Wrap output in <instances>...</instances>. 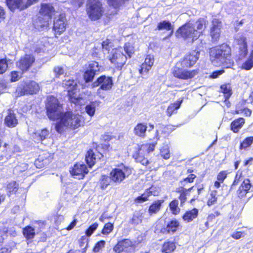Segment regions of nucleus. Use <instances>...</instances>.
<instances>
[{"instance_id": "f257e3e1", "label": "nucleus", "mask_w": 253, "mask_h": 253, "mask_svg": "<svg viewBox=\"0 0 253 253\" xmlns=\"http://www.w3.org/2000/svg\"><path fill=\"white\" fill-rule=\"evenodd\" d=\"M46 109L47 116L53 121L59 120L55 126L56 131L61 133L66 128L75 129L81 126L83 117L72 112H63L62 105L58 100L53 96L47 97Z\"/></svg>"}, {"instance_id": "f03ea898", "label": "nucleus", "mask_w": 253, "mask_h": 253, "mask_svg": "<svg viewBox=\"0 0 253 253\" xmlns=\"http://www.w3.org/2000/svg\"><path fill=\"white\" fill-rule=\"evenodd\" d=\"M210 59L213 65L218 66L231 65V49L226 44L213 47L210 51Z\"/></svg>"}, {"instance_id": "7ed1b4c3", "label": "nucleus", "mask_w": 253, "mask_h": 253, "mask_svg": "<svg viewBox=\"0 0 253 253\" xmlns=\"http://www.w3.org/2000/svg\"><path fill=\"white\" fill-rule=\"evenodd\" d=\"M113 85L112 78L110 77L101 76L96 81L92 84V87L99 86L97 89V94L102 98H104L103 91H108L111 89Z\"/></svg>"}, {"instance_id": "20e7f679", "label": "nucleus", "mask_w": 253, "mask_h": 253, "mask_svg": "<svg viewBox=\"0 0 253 253\" xmlns=\"http://www.w3.org/2000/svg\"><path fill=\"white\" fill-rule=\"evenodd\" d=\"M40 89L39 84L34 81L20 82L16 90L17 94L22 96L36 94Z\"/></svg>"}, {"instance_id": "39448f33", "label": "nucleus", "mask_w": 253, "mask_h": 253, "mask_svg": "<svg viewBox=\"0 0 253 253\" xmlns=\"http://www.w3.org/2000/svg\"><path fill=\"white\" fill-rule=\"evenodd\" d=\"M200 31L196 30L192 23L189 22L180 27L176 32L177 37H182L184 39H192V42L197 40L200 35Z\"/></svg>"}, {"instance_id": "423d86ee", "label": "nucleus", "mask_w": 253, "mask_h": 253, "mask_svg": "<svg viewBox=\"0 0 253 253\" xmlns=\"http://www.w3.org/2000/svg\"><path fill=\"white\" fill-rule=\"evenodd\" d=\"M86 11L89 17L92 20L99 19L104 12L101 2L98 0H89Z\"/></svg>"}, {"instance_id": "0eeeda50", "label": "nucleus", "mask_w": 253, "mask_h": 253, "mask_svg": "<svg viewBox=\"0 0 253 253\" xmlns=\"http://www.w3.org/2000/svg\"><path fill=\"white\" fill-rule=\"evenodd\" d=\"M131 169L124 165L115 168L111 171L110 176L113 181L117 183H120L131 173Z\"/></svg>"}, {"instance_id": "6e6552de", "label": "nucleus", "mask_w": 253, "mask_h": 253, "mask_svg": "<svg viewBox=\"0 0 253 253\" xmlns=\"http://www.w3.org/2000/svg\"><path fill=\"white\" fill-rule=\"evenodd\" d=\"M63 85L68 90L70 101L76 104H80L82 98L80 97L77 93L76 82L73 80H64L63 82Z\"/></svg>"}, {"instance_id": "1a4fd4ad", "label": "nucleus", "mask_w": 253, "mask_h": 253, "mask_svg": "<svg viewBox=\"0 0 253 253\" xmlns=\"http://www.w3.org/2000/svg\"><path fill=\"white\" fill-rule=\"evenodd\" d=\"M126 59L127 57L123 53L121 48L113 49L111 54L109 56V60L119 69H121L125 64Z\"/></svg>"}, {"instance_id": "9d476101", "label": "nucleus", "mask_w": 253, "mask_h": 253, "mask_svg": "<svg viewBox=\"0 0 253 253\" xmlns=\"http://www.w3.org/2000/svg\"><path fill=\"white\" fill-rule=\"evenodd\" d=\"M135 248L134 243L126 239L119 241L113 248L116 253H131Z\"/></svg>"}, {"instance_id": "9b49d317", "label": "nucleus", "mask_w": 253, "mask_h": 253, "mask_svg": "<svg viewBox=\"0 0 253 253\" xmlns=\"http://www.w3.org/2000/svg\"><path fill=\"white\" fill-rule=\"evenodd\" d=\"M38 0H27L26 3L23 0H6L7 4L11 9L13 10L15 8H18L20 10H23L28 6H30Z\"/></svg>"}, {"instance_id": "f8f14e48", "label": "nucleus", "mask_w": 253, "mask_h": 253, "mask_svg": "<svg viewBox=\"0 0 253 253\" xmlns=\"http://www.w3.org/2000/svg\"><path fill=\"white\" fill-rule=\"evenodd\" d=\"M44 225V221H36L34 223V227H32L31 226H27L23 229V235L27 239H32L34 238L35 235V231L39 230V228H42Z\"/></svg>"}, {"instance_id": "ddd939ff", "label": "nucleus", "mask_w": 253, "mask_h": 253, "mask_svg": "<svg viewBox=\"0 0 253 253\" xmlns=\"http://www.w3.org/2000/svg\"><path fill=\"white\" fill-rule=\"evenodd\" d=\"M99 64L95 61L91 62L89 64L87 70L84 73V77L86 82H91L94 76L99 71Z\"/></svg>"}, {"instance_id": "4468645a", "label": "nucleus", "mask_w": 253, "mask_h": 253, "mask_svg": "<svg viewBox=\"0 0 253 253\" xmlns=\"http://www.w3.org/2000/svg\"><path fill=\"white\" fill-rule=\"evenodd\" d=\"M66 21L65 14L64 13H61L55 18L53 29L56 33L60 34L65 30Z\"/></svg>"}, {"instance_id": "2eb2a0df", "label": "nucleus", "mask_w": 253, "mask_h": 253, "mask_svg": "<svg viewBox=\"0 0 253 253\" xmlns=\"http://www.w3.org/2000/svg\"><path fill=\"white\" fill-rule=\"evenodd\" d=\"M71 174L78 179H83L84 175L88 173V169L85 165L76 164L70 170Z\"/></svg>"}, {"instance_id": "dca6fc26", "label": "nucleus", "mask_w": 253, "mask_h": 253, "mask_svg": "<svg viewBox=\"0 0 253 253\" xmlns=\"http://www.w3.org/2000/svg\"><path fill=\"white\" fill-rule=\"evenodd\" d=\"M197 74V72L195 70L189 71L183 70L177 67H175L173 70V74L175 77L183 80L191 79Z\"/></svg>"}, {"instance_id": "f3484780", "label": "nucleus", "mask_w": 253, "mask_h": 253, "mask_svg": "<svg viewBox=\"0 0 253 253\" xmlns=\"http://www.w3.org/2000/svg\"><path fill=\"white\" fill-rule=\"evenodd\" d=\"M35 58L31 55H26L16 63L17 66L23 72L27 71L32 66Z\"/></svg>"}, {"instance_id": "a211bd4d", "label": "nucleus", "mask_w": 253, "mask_h": 253, "mask_svg": "<svg viewBox=\"0 0 253 253\" xmlns=\"http://www.w3.org/2000/svg\"><path fill=\"white\" fill-rule=\"evenodd\" d=\"M221 27V22L217 19H213L212 21V25L210 30V35L213 42H216L219 40Z\"/></svg>"}, {"instance_id": "6ab92c4d", "label": "nucleus", "mask_w": 253, "mask_h": 253, "mask_svg": "<svg viewBox=\"0 0 253 253\" xmlns=\"http://www.w3.org/2000/svg\"><path fill=\"white\" fill-rule=\"evenodd\" d=\"M199 52L193 51L189 55H187L182 60L181 65L182 67H190L197 62L199 59Z\"/></svg>"}, {"instance_id": "aec40b11", "label": "nucleus", "mask_w": 253, "mask_h": 253, "mask_svg": "<svg viewBox=\"0 0 253 253\" xmlns=\"http://www.w3.org/2000/svg\"><path fill=\"white\" fill-rule=\"evenodd\" d=\"M55 12V9L51 4L44 3L41 5L39 14L51 20Z\"/></svg>"}, {"instance_id": "412c9836", "label": "nucleus", "mask_w": 253, "mask_h": 253, "mask_svg": "<svg viewBox=\"0 0 253 253\" xmlns=\"http://www.w3.org/2000/svg\"><path fill=\"white\" fill-rule=\"evenodd\" d=\"M50 21V20L39 14V15L34 19L33 24L37 29L39 30H44L47 29L48 27Z\"/></svg>"}, {"instance_id": "4be33fe9", "label": "nucleus", "mask_w": 253, "mask_h": 253, "mask_svg": "<svg viewBox=\"0 0 253 253\" xmlns=\"http://www.w3.org/2000/svg\"><path fill=\"white\" fill-rule=\"evenodd\" d=\"M103 155L97 152L95 154L92 150H89L87 151L85 156V161L90 168H91L95 164L97 159H100Z\"/></svg>"}, {"instance_id": "5701e85b", "label": "nucleus", "mask_w": 253, "mask_h": 253, "mask_svg": "<svg viewBox=\"0 0 253 253\" xmlns=\"http://www.w3.org/2000/svg\"><path fill=\"white\" fill-rule=\"evenodd\" d=\"M237 40L238 44L240 45L239 47L240 53L239 59H241L246 56L248 52L246 38L243 35H241Z\"/></svg>"}, {"instance_id": "b1692460", "label": "nucleus", "mask_w": 253, "mask_h": 253, "mask_svg": "<svg viewBox=\"0 0 253 253\" xmlns=\"http://www.w3.org/2000/svg\"><path fill=\"white\" fill-rule=\"evenodd\" d=\"M4 124L9 127H15L18 124V120L12 110H8V114L4 119Z\"/></svg>"}, {"instance_id": "393cba45", "label": "nucleus", "mask_w": 253, "mask_h": 253, "mask_svg": "<svg viewBox=\"0 0 253 253\" xmlns=\"http://www.w3.org/2000/svg\"><path fill=\"white\" fill-rule=\"evenodd\" d=\"M154 58L150 55H147L145 59L144 62L141 65L139 72L141 74L147 73L151 69L154 64Z\"/></svg>"}, {"instance_id": "a878e982", "label": "nucleus", "mask_w": 253, "mask_h": 253, "mask_svg": "<svg viewBox=\"0 0 253 253\" xmlns=\"http://www.w3.org/2000/svg\"><path fill=\"white\" fill-rule=\"evenodd\" d=\"M154 138L156 139L155 142L142 145L139 149V152H140V151H143L146 152L147 153H149L154 151L155 145L157 144V141L159 139V131L158 130L155 132V137Z\"/></svg>"}, {"instance_id": "bb28decb", "label": "nucleus", "mask_w": 253, "mask_h": 253, "mask_svg": "<svg viewBox=\"0 0 253 253\" xmlns=\"http://www.w3.org/2000/svg\"><path fill=\"white\" fill-rule=\"evenodd\" d=\"M251 187V184L249 179H244L237 191L238 196L240 197H243L245 196Z\"/></svg>"}, {"instance_id": "cd10ccee", "label": "nucleus", "mask_w": 253, "mask_h": 253, "mask_svg": "<svg viewBox=\"0 0 253 253\" xmlns=\"http://www.w3.org/2000/svg\"><path fill=\"white\" fill-rule=\"evenodd\" d=\"M147 126L145 123H139L134 128V133L139 137H144Z\"/></svg>"}, {"instance_id": "c85d7f7f", "label": "nucleus", "mask_w": 253, "mask_h": 253, "mask_svg": "<svg viewBox=\"0 0 253 253\" xmlns=\"http://www.w3.org/2000/svg\"><path fill=\"white\" fill-rule=\"evenodd\" d=\"M182 101V99H179L175 102L170 104L168 107L166 111L167 115L170 117L173 114L176 113L177 109L180 108Z\"/></svg>"}, {"instance_id": "c756f323", "label": "nucleus", "mask_w": 253, "mask_h": 253, "mask_svg": "<svg viewBox=\"0 0 253 253\" xmlns=\"http://www.w3.org/2000/svg\"><path fill=\"white\" fill-rule=\"evenodd\" d=\"M245 124V120L243 118H239L234 120L231 124V129L235 133L239 131L244 124Z\"/></svg>"}, {"instance_id": "7c9ffc66", "label": "nucleus", "mask_w": 253, "mask_h": 253, "mask_svg": "<svg viewBox=\"0 0 253 253\" xmlns=\"http://www.w3.org/2000/svg\"><path fill=\"white\" fill-rule=\"evenodd\" d=\"M198 214V210L194 208L192 210L187 211L183 215V220L186 222H189L196 218Z\"/></svg>"}, {"instance_id": "2f4dec72", "label": "nucleus", "mask_w": 253, "mask_h": 253, "mask_svg": "<svg viewBox=\"0 0 253 253\" xmlns=\"http://www.w3.org/2000/svg\"><path fill=\"white\" fill-rule=\"evenodd\" d=\"M156 30L171 31L169 36H170L173 32V28L171 23L168 21H163L158 23Z\"/></svg>"}, {"instance_id": "473e14b6", "label": "nucleus", "mask_w": 253, "mask_h": 253, "mask_svg": "<svg viewBox=\"0 0 253 253\" xmlns=\"http://www.w3.org/2000/svg\"><path fill=\"white\" fill-rule=\"evenodd\" d=\"M114 46L113 42L111 40L106 39L102 42V51L104 54L109 53L111 49H115Z\"/></svg>"}, {"instance_id": "72a5a7b5", "label": "nucleus", "mask_w": 253, "mask_h": 253, "mask_svg": "<svg viewBox=\"0 0 253 253\" xmlns=\"http://www.w3.org/2000/svg\"><path fill=\"white\" fill-rule=\"evenodd\" d=\"M164 200H157L154 202L149 207V213L150 214H155L157 213L160 210Z\"/></svg>"}, {"instance_id": "f704fd0d", "label": "nucleus", "mask_w": 253, "mask_h": 253, "mask_svg": "<svg viewBox=\"0 0 253 253\" xmlns=\"http://www.w3.org/2000/svg\"><path fill=\"white\" fill-rule=\"evenodd\" d=\"M100 102L95 101L91 102L89 104L85 106V111L90 116H93L95 112V108L97 106H99Z\"/></svg>"}, {"instance_id": "c9c22d12", "label": "nucleus", "mask_w": 253, "mask_h": 253, "mask_svg": "<svg viewBox=\"0 0 253 253\" xmlns=\"http://www.w3.org/2000/svg\"><path fill=\"white\" fill-rule=\"evenodd\" d=\"M176 248L175 243L173 242H166L162 247V251L164 253H170Z\"/></svg>"}, {"instance_id": "e433bc0d", "label": "nucleus", "mask_w": 253, "mask_h": 253, "mask_svg": "<svg viewBox=\"0 0 253 253\" xmlns=\"http://www.w3.org/2000/svg\"><path fill=\"white\" fill-rule=\"evenodd\" d=\"M143 216L142 213L139 211H135L130 221V223L137 225L141 223Z\"/></svg>"}, {"instance_id": "4c0bfd02", "label": "nucleus", "mask_w": 253, "mask_h": 253, "mask_svg": "<svg viewBox=\"0 0 253 253\" xmlns=\"http://www.w3.org/2000/svg\"><path fill=\"white\" fill-rule=\"evenodd\" d=\"M253 67V50L248 59L242 64V68L246 70H249Z\"/></svg>"}, {"instance_id": "58836bf2", "label": "nucleus", "mask_w": 253, "mask_h": 253, "mask_svg": "<svg viewBox=\"0 0 253 253\" xmlns=\"http://www.w3.org/2000/svg\"><path fill=\"white\" fill-rule=\"evenodd\" d=\"M179 225V223L178 221L176 220H172L169 223L167 226L166 230L169 233L170 232L174 233L176 230Z\"/></svg>"}, {"instance_id": "ea45409f", "label": "nucleus", "mask_w": 253, "mask_h": 253, "mask_svg": "<svg viewBox=\"0 0 253 253\" xmlns=\"http://www.w3.org/2000/svg\"><path fill=\"white\" fill-rule=\"evenodd\" d=\"M18 185L15 181L9 182L7 186V192L9 196L15 194L18 190Z\"/></svg>"}, {"instance_id": "a19ab883", "label": "nucleus", "mask_w": 253, "mask_h": 253, "mask_svg": "<svg viewBox=\"0 0 253 253\" xmlns=\"http://www.w3.org/2000/svg\"><path fill=\"white\" fill-rule=\"evenodd\" d=\"M111 180L110 176L109 177L105 175H102L99 182L101 188L102 190L105 189L110 184Z\"/></svg>"}, {"instance_id": "79ce46f5", "label": "nucleus", "mask_w": 253, "mask_h": 253, "mask_svg": "<svg viewBox=\"0 0 253 253\" xmlns=\"http://www.w3.org/2000/svg\"><path fill=\"white\" fill-rule=\"evenodd\" d=\"M253 143V136L248 137L246 138L241 143L239 147L240 150H246Z\"/></svg>"}, {"instance_id": "37998d69", "label": "nucleus", "mask_w": 253, "mask_h": 253, "mask_svg": "<svg viewBox=\"0 0 253 253\" xmlns=\"http://www.w3.org/2000/svg\"><path fill=\"white\" fill-rule=\"evenodd\" d=\"M208 24V21L205 18H200L195 24L194 27H196L198 30H202L204 29L206 25Z\"/></svg>"}, {"instance_id": "c03bdc74", "label": "nucleus", "mask_w": 253, "mask_h": 253, "mask_svg": "<svg viewBox=\"0 0 253 253\" xmlns=\"http://www.w3.org/2000/svg\"><path fill=\"white\" fill-rule=\"evenodd\" d=\"M178 201L174 200L169 204V208L173 214H177L180 211V209L178 207Z\"/></svg>"}, {"instance_id": "a18cd8bd", "label": "nucleus", "mask_w": 253, "mask_h": 253, "mask_svg": "<svg viewBox=\"0 0 253 253\" xmlns=\"http://www.w3.org/2000/svg\"><path fill=\"white\" fill-rule=\"evenodd\" d=\"M48 160L46 159L44 160L42 157H40L35 162V165L37 168L41 169L48 163Z\"/></svg>"}, {"instance_id": "49530a36", "label": "nucleus", "mask_w": 253, "mask_h": 253, "mask_svg": "<svg viewBox=\"0 0 253 253\" xmlns=\"http://www.w3.org/2000/svg\"><path fill=\"white\" fill-rule=\"evenodd\" d=\"M221 91L225 94L226 98L229 97L231 94V89L229 84H222L220 86Z\"/></svg>"}, {"instance_id": "de8ad7c7", "label": "nucleus", "mask_w": 253, "mask_h": 253, "mask_svg": "<svg viewBox=\"0 0 253 253\" xmlns=\"http://www.w3.org/2000/svg\"><path fill=\"white\" fill-rule=\"evenodd\" d=\"M124 50L129 58L131 57V55L134 53L133 46L129 42L126 43L125 44Z\"/></svg>"}, {"instance_id": "09e8293b", "label": "nucleus", "mask_w": 253, "mask_h": 253, "mask_svg": "<svg viewBox=\"0 0 253 253\" xmlns=\"http://www.w3.org/2000/svg\"><path fill=\"white\" fill-rule=\"evenodd\" d=\"M7 60L6 58L0 59V74L5 72L8 68Z\"/></svg>"}, {"instance_id": "8fccbe9b", "label": "nucleus", "mask_w": 253, "mask_h": 253, "mask_svg": "<svg viewBox=\"0 0 253 253\" xmlns=\"http://www.w3.org/2000/svg\"><path fill=\"white\" fill-rule=\"evenodd\" d=\"M161 155L165 159H169L170 157V153L169 146L166 145L161 149Z\"/></svg>"}, {"instance_id": "3c124183", "label": "nucleus", "mask_w": 253, "mask_h": 253, "mask_svg": "<svg viewBox=\"0 0 253 253\" xmlns=\"http://www.w3.org/2000/svg\"><path fill=\"white\" fill-rule=\"evenodd\" d=\"M145 191L149 196H157L159 194L160 189L157 186H152L149 188L147 189Z\"/></svg>"}, {"instance_id": "603ef678", "label": "nucleus", "mask_w": 253, "mask_h": 253, "mask_svg": "<svg viewBox=\"0 0 253 253\" xmlns=\"http://www.w3.org/2000/svg\"><path fill=\"white\" fill-rule=\"evenodd\" d=\"M125 0H108V3L109 5L113 6L115 8H117L124 3Z\"/></svg>"}, {"instance_id": "864d4df0", "label": "nucleus", "mask_w": 253, "mask_h": 253, "mask_svg": "<svg viewBox=\"0 0 253 253\" xmlns=\"http://www.w3.org/2000/svg\"><path fill=\"white\" fill-rule=\"evenodd\" d=\"M114 226L111 223H107L105 224L103 229L102 230V233L104 235L109 234L113 229Z\"/></svg>"}, {"instance_id": "5fc2aeb1", "label": "nucleus", "mask_w": 253, "mask_h": 253, "mask_svg": "<svg viewBox=\"0 0 253 253\" xmlns=\"http://www.w3.org/2000/svg\"><path fill=\"white\" fill-rule=\"evenodd\" d=\"M149 196L148 194L145 191L141 196L137 197L135 199V202L137 203H142L148 200V198Z\"/></svg>"}, {"instance_id": "6e6d98bb", "label": "nucleus", "mask_w": 253, "mask_h": 253, "mask_svg": "<svg viewBox=\"0 0 253 253\" xmlns=\"http://www.w3.org/2000/svg\"><path fill=\"white\" fill-rule=\"evenodd\" d=\"M217 191L216 190H213L211 191V198H209L208 201V205L209 206L213 205L216 202L217 197L216 196L217 195Z\"/></svg>"}, {"instance_id": "4d7b16f0", "label": "nucleus", "mask_w": 253, "mask_h": 253, "mask_svg": "<svg viewBox=\"0 0 253 253\" xmlns=\"http://www.w3.org/2000/svg\"><path fill=\"white\" fill-rule=\"evenodd\" d=\"M196 177V175L194 174H190L189 176L184 178L183 180L180 181L182 186H185L186 183H191L193 182L194 179Z\"/></svg>"}, {"instance_id": "13d9d810", "label": "nucleus", "mask_w": 253, "mask_h": 253, "mask_svg": "<svg viewBox=\"0 0 253 253\" xmlns=\"http://www.w3.org/2000/svg\"><path fill=\"white\" fill-rule=\"evenodd\" d=\"M105 245V241H100L97 242L94 246L93 251L94 253L99 252L102 248H103Z\"/></svg>"}, {"instance_id": "bf43d9fd", "label": "nucleus", "mask_w": 253, "mask_h": 253, "mask_svg": "<svg viewBox=\"0 0 253 253\" xmlns=\"http://www.w3.org/2000/svg\"><path fill=\"white\" fill-rule=\"evenodd\" d=\"M98 224L97 223H95L90 226L86 230L85 233L87 236H90L94 231L98 227Z\"/></svg>"}, {"instance_id": "052dcab7", "label": "nucleus", "mask_w": 253, "mask_h": 253, "mask_svg": "<svg viewBox=\"0 0 253 253\" xmlns=\"http://www.w3.org/2000/svg\"><path fill=\"white\" fill-rule=\"evenodd\" d=\"M243 178L241 176V173H239V172H238L236 175L234 182L231 186V188H233L235 186L238 185L240 181L243 180Z\"/></svg>"}, {"instance_id": "680f3d73", "label": "nucleus", "mask_w": 253, "mask_h": 253, "mask_svg": "<svg viewBox=\"0 0 253 253\" xmlns=\"http://www.w3.org/2000/svg\"><path fill=\"white\" fill-rule=\"evenodd\" d=\"M143 154L142 153V151H140L139 152V151H138V156L135 158L137 162H139L141 163L143 165H147L148 164V161L147 159L145 158H143L141 155Z\"/></svg>"}, {"instance_id": "e2e57ef3", "label": "nucleus", "mask_w": 253, "mask_h": 253, "mask_svg": "<svg viewBox=\"0 0 253 253\" xmlns=\"http://www.w3.org/2000/svg\"><path fill=\"white\" fill-rule=\"evenodd\" d=\"M21 77L20 73L17 71H12L11 72V82H16Z\"/></svg>"}, {"instance_id": "0e129e2a", "label": "nucleus", "mask_w": 253, "mask_h": 253, "mask_svg": "<svg viewBox=\"0 0 253 253\" xmlns=\"http://www.w3.org/2000/svg\"><path fill=\"white\" fill-rule=\"evenodd\" d=\"M227 175V171H221L217 175V180L223 183L226 178Z\"/></svg>"}, {"instance_id": "69168bd1", "label": "nucleus", "mask_w": 253, "mask_h": 253, "mask_svg": "<svg viewBox=\"0 0 253 253\" xmlns=\"http://www.w3.org/2000/svg\"><path fill=\"white\" fill-rule=\"evenodd\" d=\"M247 22V20L246 19H242L240 21H236L234 24V29L236 32H237L239 29L240 27L242 26L244 23Z\"/></svg>"}, {"instance_id": "338daca9", "label": "nucleus", "mask_w": 253, "mask_h": 253, "mask_svg": "<svg viewBox=\"0 0 253 253\" xmlns=\"http://www.w3.org/2000/svg\"><path fill=\"white\" fill-rule=\"evenodd\" d=\"M32 137L34 141L36 143H39L42 141V137H41L39 131H37L33 133L32 135Z\"/></svg>"}, {"instance_id": "774afa93", "label": "nucleus", "mask_w": 253, "mask_h": 253, "mask_svg": "<svg viewBox=\"0 0 253 253\" xmlns=\"http://www.w3.org/2000/svg\"><path fill=\"white\" fill-rule=\"evenodd\" d=\"M244 233L241 231H237L231 235V237L236 240L239 239L244 237Z\"/></svg>"}]
</instances>
